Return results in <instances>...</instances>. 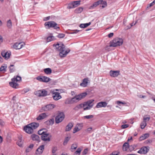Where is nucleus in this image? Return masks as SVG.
<instances>
[{"label":"nucleus","instance_id":"nucleus-28","mask_svg":"<svg viewBox=\"0 0 155 155\" xmlns=\"http://www.w3.org/2000/svg\"><path fill=\"white\" fill-rule=\"evenodd\" d=\"M16 82L15 81H12L11 82H10L9 84L11 87L14 88H16L18 87V85Z\"/></svg>","mask_w":155,"mask_h":155},{"label":"nucleus","instance_id":"nucleus-14","mask_svg":"<svg viewBox=\"0 0 155 155\" xmlns=\"http://www.w3.org/2000/svg\"><path fill=\"white\" fill-rule=\"evenodd\" d=\"M25 132L28 134H31L33 132V130L29 124L25 127L24 128Z\"/></svg>","mask_w":155,"mask_h":155},{"label":"nucleus","instance_id":"nucleus-22","mask_svg":"<svg viewBox=\"0 0 155 155\" xmlns=\"http://www.w3.org/2000/svg\"><path fill=\"white\" fill-rule=\"evenodd\" d=\"M48 116L45 113H42L39 114L38 116L37 117L36 119L37 120H41L46 118Z\"/></svg>","mask_w":155,"mask_h":155},{"label":"nucleus","instance_id":"nucleus-31","mask_svg":"<svg viewBox=\"0 0 155 155\" xmlns=\"http://www.w3.org/2000/svg\"><path fill=\"white\" fill-rule=\"evenodd\" d=\"M73 126V125L72 123L71 122L69 123L66 127V128L65 130V131H67L70 130L71 129L72 127Z\"/></svg>","mask_w":155,"mask_h":155},{"label":"nucleus","instance_id":"nucleus-15","mask_svg":"<svg viewBox=\"0 0 155 155\" xmlns=\"http://www.w3.org/2000/svg\"><path fill=\"white\" fill-rule=\"evenodd\" d=\"M55 91H58V89L51 90V93L53 94L52 97L54 99L58 100V92H55Z\"/></svg>","mask_w":155,"mask_h":155},{"label":"nucleus","instance_id":"nucleus-8","mask_svg":"<svg viewBox=\"0 0 155 155\" xmlns=\"http://www.w3.org/2000/svg\"><path fill=\"white\" fill-rule=\"evenodd\" d=\"M78 101H78V100L76 97L75 96V97H73L72 98H68L66 100L65 103V104H72L74 103L77 102Z\"/></svg>","mask_w":155,"mask_h":155},{"label":"nucleus","instance_id":"nucleus-32","mask_svg":"<svg viewBox=\"0 0 155 155\" xmlns=\"http://www.w3.org/2000/svg\"><path fill=\"white\" fill-rule=\"evenodd\" d=\"M23 142L22 141V138L21 137H18V140L17 142V144L20 147H21L22 146Z\"/></svg>","mask_w":155,"mask_h":155},{"label":"nucleus","instance_id":"nucleus-9","mask_svg":"<svg viewBox=\"0 0 155 155\" xmlns=\"http://www.w3.org/2000/svg\"><path fill=\"white\" fill-rule=\"evenodd\" d=\"M55 105L54 104H49L42 107V110L44 111H47L52 109L55 107Z\"/></svg>","mask_w":155,"mask_h":155},{"label":"nucleus","instance_id":"nucleus-19","mask_svg":"<svg viewBox=\"0 0 155 155\" xmlns=\"http://www.w3.org/2000/svg\"><path fill=\"white\" fill-rule=\"evenodd\" d=\"M32 139L34 141H36L38 142L40 141V139L39 136L36 134H33L31 135Z\"/></svg>","mask_w":155,"mask_h":155},{"label":"nucleus","instance_id":"nucleus-43","mask_svg":"<svg viewBox=\"0 0 155 155\" xmlns=\"http://www.w3.org/2000/svg\"><path fill=\"white\" fill-rule=\"evenodd\" d=\"M7 66H2L0 68V71L5 72L6 71Z\"/></svg>","mask_w":155,"mask_h":155},{"label":"nucleus","instance_id":"nucleus-29","mask_svg":"<svg viewBox=\"0 0 155 155\" xmlns=\"http://www.w3.org/2000/svg\"><path fill=\"white\" fill-rule=\"evenodd\" d=\"M100 2L101 1H100V0L95 2L92 5L89 7V8L90 9H92L96 7L97 5L100 4Z\"/></svg>","mask_w":155,"mask_h":155},{"label":"nucleus","instance_id":"nucleus-48","mask_svg":"<svg viewBox=\"0 0 155 155\" xmlns=\"http://www.w3.org/2000/svg\"><path fill=\"white\" fill-rule=\"evenodd\" d=\"M94 116L93 115H89L84 116V118L87 119L92 118Z\"/></svg>","mask_w":155,"mask_h":155},{"label":"nucleus","instance_id":"nucleus-46","mask_svg":"<svg viewBox=\"0 0 155 155\" xmlns=\"http://www.w3.org/2000/svg\"><path fill=\"white\" fill-rule=\"evenodd\" d=\"M81 149L79 148L77 150L74 152V155H79L81 152Z\"/></svg>","mask_w":155,"mask_h":155},{"label":"nucleus","instance_id":"nucleus-47","mask_svg":"<svg viewBox=\"0 0 155 155\" xmlns=\"http://www.w3.org/2000/svg\"><path fill=\"white\" fill-rule=\"evenodd\" d=\"M77 147V145L76 144H73L71 146V149L72 150L76 149Z\"/></svg>","mask_w":155,"mask_h":155},{"label":"nucleus","instance_id":"nucleus-42","mask_svg":"<svg viewBox=\"0 0 155 155\" xmlns=\"http://www.w3.org/2000/svg\"><path fill=\"white\" fill-rule=\"evenodd\" d=\"M147 125V123L145 121H143L141 122L140 124V127L142 129H144L145 126Z\"/></svg>","mask_w":155,"mask_h":155},{"label":"nucleus","instance_id":"nucleus-56","mask_svg":"<svg viewBox=\"0 0 155 155\" xmlns=\"http://www.w3.org/2000/svg\"><path fill=\"white\" fill-rule=\"evenodd\" d=\"M150 117H144L143 118V121H145V122H146V120H147L148 121H149L150 120Z\"/></svg>","mask_w":155,"mask_h":155},{"label":"nucleus","instance_id":"nucleus-50","mask_svg":"<svg viewBox=\"0 0 155 155\" xmlns=\"http://www.w3.org/2000/svg\"><path fill=\"white\" fill-rule=\"evenodd\" d=\"M65 36L64 34L63 33H59V38H63Z\"/></svg>","mask_w":155,"mask_h":155},{"label":"nucleus","instance_id":"nucleus-36","mask_svg":"<svg viewBox=\"0 0 155 155\" xmlns=\"http://www.w3.org/2000/svg\"><path fill=\"white\" fill-rule=\"evenodd\" d=\"M129 144L127 143H125L123 146V150L124 151H127L129 148Z\"/></svg>","mask_w":155,"mask_h":155},{"label":"nucleus","instance_id":"nucleus-7","mask_svg":"<svg viewBox=\"0 0 155 155\" xmlns=\"http://www.w3.org/2000/svg\"><path fill=\"white\" fill-rule=\"evenodd\" d=\"M38 80L44 82H48L50 81L51 79L48 77L45 76H38L36 78Z\"/></svg>","mask_w":155,"mask_h":155},{"label":"nucleus","instance_id":"nucleus-62","mask_svg":"<svg viewBox=\"0 0 155 155\" xmlns=\"http://www.w3.org/2000/svg\"><path fill=\"white\" fill-rule=\"evenodd\" d=\"M137 97L140 98H144L146 96H143V95L140 94L137 95Z\"/></svg>","mask_w":155,"mask_h":155},{"label":"nucleus","instance_id":"nucleus-33","mask_svg":"<svg viewBox=\"0 0 155 155\" xmlns=\"http://www.w3.org/2000/svg\"><path fill=\"white\" fill-rule=\"evenodd\" d=\"M91 24V22H89L88 23L85 24H81L79 25V27L81 28H84L87 27L88 26Z\"/></svg>","mask_w":155,"mask_h":155},{"label":"nucleus","instance_id":"nucleus-64","mask_svg":"<svg viewBox=\"0 0 155 155\" xmlns=\"http://www.w3.org/2000/svg\"><path fill=\"white\" fill-rule=\"evenodd\" d=\"M108 155H118V153H117L116 152H113L110 154Z\"/></svg>","mask_w":155,"mask_h":155},{"label":"nucleus","instance_id":"nucleus-55","mask_svg":"<svg viewBox=\"0 0 155 155\" xmlns=\"http://www.w3.org/2000/svg\"><path fill=\"white\" fill-rule=\"evenodd\" d=\"M57 150V147H53L52 148V153H55L56 151Z\"/></svg>","mask_w":155,"mask_h":155},{"label":"nucleus","instance_id":"nucleus-38","mask_svg":"<svg viewBox=\"0 0 155 155\" xmlns=\"http://www.w3.org/2000/svg\"><path fill=\"white\" fill-rule=\"evenodd\" d=\"M83 8L82 7H79L75 10V12L77 13H81L83 10Z\"/></svg>","mask_w":155,"mask_h":155},{"label":"nucleus","instance_id":"nucleus-20","mask_svg":"<svg viewBox=\"0 0 155 155\" xmlns=\"http://www.w3.org/2000/svg\"><path fill=\"white\" fill-rule=\"evenodd\" d=\"M45 146L44 145H40L37 149L36 151L37 152V154H41L43 153L44 149Z\"/></svg>","mask_w":155,"mask_h":155},{"label":"nucleus","instance_id":"nucleus-25","mask_svg":"<svg viewBox=\"0 0 155 155\" xmlns=\"http://www.w3.org/2000/svg\"><path fill=\"white\" fill-rule=\"evenodd\" d=\"M65 117L64 114L63 112H59V123L62 122Z\"/></svg>","mask_w":155,"mask_h":155},{"label":"nucleus","instance_id":"nucleus-59","mask_svg":"<svg viewBox=\"0 0 155 155\" xmlns=\"http://www.w3.org/2000/svg\"><path fill=\"white\" fill-rule=\"evenodd\" d=\"M79 31V30H75L72 31L71 34H74L78 33Z\"/></svg>","mask_w":155,"mask_h":155},{"label":"nucleus","instance_id":"nucleus-52","mask_svg":"<svg viewBox=\"0 0 155 155\" xmlns=\"http://www.w3.org/2000/svg\"><path fill=\"white\" fill-rule=\"evenodd\" d=\"M92 129V127L88 128L87 129L86 132L88 133H90L91 132Z\"/></svg>","mask_w":155,"mask_h":155},{"label":"nucleus","instance_id":"nucleus-26","mask_svg":"<svg viewBox=\"0 0 155 155\" xmlns=\"http://www.w3.org/2000/svg\"><path fill=\"white\" fill-rule=\"evenodd\" d=\"M33 130L36 129L39 126V124L38 123L33 122L29 124Z\"/></svg>","mask_w":155,"mask_h":155},{"label":"nucleus","instance_id":"nucleus-17","mask_svg":"<svg viewBox=\"0 0 155 155\" xmlns=\"http://www.w3.org/2000/svg\"><path fill=\"white\" fill-rule=\"evenodd\" d=\"M87 95V93L86 92L82 93L78 95H76L78 100V101L81 100V99L84 98Z\"/></svg>","mask_w":155,"mask_h":155},{"label":"nucleus","instance_id":"nucleus-27","mask_svg":"<svg viewBox=\"0 0 155 155\" xmlns=\"http://www.w3.org/2000/svg\"><path fill=\"white\" fill-rule=\"evenodd\" d=\"M88 79L87 78H84L82 81V82L80 84V85L82 87H85L87 86L88 83Z\"/></svg>","mask_w":155,"mask_h":155},{"label":"nucleus","instance_id":"nucleus-58","mask_svg":"<svg viewBox=\"0 0 155 155\" xmlns=\"http://www.w3.org/2000/svg\"><path fill=\"white\" fill-rule=\"evenodd\" d=\"M88 151V150L87 149H85L83 151L82 153L83 155H85L87 153Z\"/></svg>","mask_w":155,"mask_h":155},{"label":"nucleus","instance_id":"nucleus-57","mask_svg":"<svg viewBox=\"0 0 155 155\" xmlns=\"http://www.w3.org/2000/svg\"><path fill=\"white\" fill-rule=\"evenodd\" d=\"M87 106L84 108V110H90L91 108V107Z\"/></svg>","mask_w":155,"mask_h":155},{"label":"nucleus","instance_id":"nucleus-53","mask_svg":"<svg viewBox=\"0 0 155 155\" xmlns=\"http://www.w3.org/2000/svg\"><path fill=\"white\" fill-rule=\"evenodd\" d=\"M129 125L127 124H123L121 126V127L122 129L126 128L128 127Z\"/></svg>","mask_w":155,"mask_h":155},{"label":"nucleus","instance_id":"nucleus-6","mask_svg":"<svg viewBox=\"0 0 155 155\" xmlns=\"http://www.w3.org/2000/svg\"><path fill=\"white\" fill-rule=\"evenodd\" d=\"M150 147L149 146H143L138 151L137 153L140 154H146L149 150Z\"/></svg>","mask_w":155,"mask_h":155},{"label":"nucleus","instance_id":"nucleus-39","mask_svg":"<svg viewBox=\"0 0 155 155\" xmlns=\"http://www.w3.org/2000/svg\"><path fill=\"white\" fill-rule=\"evenodd\" d=\"M54 39V37L53 36H50L47 38V42H49L53 40Z\"/></svg>","mask_w":155,"mask_h":155},{"label":"nucleus","instance_id":"nucleus-61","mask_svg":"<svg viewBox=\"0 0 155 155\" xmlns=\"http://www.w3.org/2000/svg\"><path fill=\"white\" fill-rule=\"evenodd\" d=\"M55 121L56 124H58V115H57L55 117Z\"/></svg>","mask_w":155,"mask_h":155},{"label":"nucleus","instance_id":"nucleus-16","mask_svg":"<svg viewBox=\"0 0 155 155\" xmlns=\"http://www.w3.org/2000/svg\"><path fill=\"white\" fill-rule=\"evenodd\" d=\"M23 45V44L22 42H17L13 45V47L16 49H19L22 47Z\"/></svg>","mask_w":155,"mask_h":155},{"label":"nucleus","instance_id":"nucleus-11","mask_svg":"<svg viewBox=\"0 0 155 155\" xmlns=\"http://www.w3.org/2000/svg\"><path fill=\"white\" fill-rule=\"evenodd\" d=\"M120 71H110L109 73L110 76L113 77H117L120 75Z\"/></svg>","mask_w":155,"mask_h":155},{"label":"nucleus","instance_id":"nucleus-13","mask_svg":"<svg viewBox=\"0 0 155 155\" xmlns=\"http://www.w3.org/2000/svg\"><path fill=\"white\" fill-rule=\"evenodd\" d=\"M11 52L3 51L1 53L2 56L6 60L8 59L11 55Z\"/></svg>","mask_w":155,"mask_h":155},{"label":"nucleus","instance_id":"nucleus-4","mask_svg":"<svg viewBox=\"0 0 155 155\" xmlns=\"http://www.w3.org/2000/svg\"><path fill=\"white\" fill-rule=\"evenodd\" d=\"M35 94L38 97H45L49 94L45 89H41L35 92Z\"/></svg>","mask_w":155,"mask_h":155},{"label":"nucleus","instance_id":"nucleus-54","mask_svg":"<svg viewBox=\"0 0 155 155\" xmlns=\"http://www.w3.org/2000/svg\"><path fill=\"white\" fill-rule=\"evenodd\" d=\"M152 140L150 139L147 140L145 141V143L146 144H148L149 143H152Z\"/></svg>","mask_w":155,"mask_h":155},{"label":"nucleus","instance_id":"nucleus-49","mask_svg":"<svg viewBox=\"0 0 155 155\" xmlns=\"http://www.w3.org/2000/svg\"><path fill=\"white\" fill-rule=\"evenodd\" d=\"M43 130L42 129H41L39 130L38 131V134L40 135H43L45 133L43 132L42 131Z\"/></svg>","mask_w":155,"mask_h":155},{"label":"nucleus","instance_id":"nucleus-3","mask_svg":"<svg viewBox=\"0 0 155 155\" xmlns=\"http://www.w3.org/2000/svg\"><path fill=\"white\" fill-rule=\"evenodd\" d=\"M57 24L54 21H47L45 23V25L46 28H57Z\"/></svg>","mask_w":155,"mask_h":155},{"label":"nucleus","instance_id":"nucleus-35","mask_svg":"<svg viewBox=\"0 0 155 155\" xmlns=\"http://www.w3.org/2000/svg\"><path fill=\"white\" fill-rule=\"evenodd\" d=\"M44 71L47 74H50L52 72V70L50 68H45L44 69Z\"/></svg>","mask_w":155,"mask_h":155},{"label":"nucleus","instance_id":"nucleus-2","mask_svg":"<svg viewBox=\"0 0 155 155\" xmlns=\"http://www.w3.org/2000/svg\"><path fill=\"white\" fill-rule=\"evenodd\" d=\"M123 42L122 39L120 38H116L110 41L109 46H107L105 48V50L109 48L110 47H115L121 45Z\"/></svg>","mask_w":155,"mask_h":155},{"label":"nucleus","instance_id":"nucleus-21","mask_svg":"<svg viewBox=\"0 0 155 155\" xmlns=\"http://www.w3.org/2000/svg\"><path fill=\"white\" fill-rule=\"evenodd\" d=\"M94 101V100H91L84 102V107L86 106H88L90 107H91L92 108L94 105V103H93Z\"/></svg>","mask_w":155,"mask_h":155},{"label":"nucleus","instance_id":"nucleus-40","mask_svg":"<svg viewBox=\"0 0 155 155\" xmlns=\"http://www.w3.org/2000/svg\"><path fill=\"white\" fill-rule=\"evenodd\" d=\"M10 72H13L15 70L14 67V65L13 64L10 65L9 67Z\"/></svg>","mask_w":155,"mask_h":155},{"label":"nucleus","instance_id":"nucleus-60","mask_svg":"<svg viewBox=\"0 0 155 155\" xmlns=\"http://www.w3.org/2000/svg\"><path fill=\"white\" fill-rule=\"evenodd\" d=\"M0 125L1 126H3L5 125L4 122L1 119H0Z\"/></svg>","mask_w":155,"mask_h":155},{"label":"nucleus","instance_id":"nucleus-12","mask_svg":"<svg viewBox=\"0 0 155 155\" xmlns=\"http://www.w3.org/2000/svg\"><path fill=\"white\" fill-rule=\"evenodd\" d=\"M107 103L106 102L101 101L97 104L96 107L97 108L105 107L107 106Z\"/></svg>","mask_w":155,"mask_h":155},{"label":"nucleus","instance_id":"nucleus-24","mask_svg":"<svg viewBox=\"0 0 155 155\" xmlns=\"http://www.w3.org/2000/svg\"><path fill=\"white\" fill-rule=\"evenodd\" d=\"M54 119L52 118L45 121V124L48 126L52 125L54 124Z\"/></svg>","mask_w":155,"mask_h":155},{"label":"nucleus","instance_id":"nucleus-1","mask_svg":"<svg viewBox=\"0 0 155 155\" xmlns=\"http://www.w3.org/2000/svg\"><path fill=\"white\" fill-rule=\"evenodd\" d=\"M59 54L61 58L65 57L70 50L69 48H66L65 45L62 42H59Z\"/></svg>","mask_w":155,"mask_h":155},{"label":"nucleus","instance_id":"nucleus-10","mask_svg":"<svg viewBox=\"0 0 155 155\" xmlns=\"http://www.w3.org/2000/svg\"><path fill=\"white\" fill-rule=\"evenodd\" d=\"M83 127L82 123L78 124L75 126L73 130V133H75L80 130Z\"/></svg>","mask_w":155,"mask_h":155},{"label":"nucleus","instance_id":"nucleus-5","mask_svg":"<svg viewBox=\"0 0 155 155\" xmlns=\"http://www.w3.org/2000/svg\"><path fill=\"white\" fill-rule=\"evenodd\" d=\"M80 4V1L72 2L68 5L67 8L68 9L74 8L77 7L78 5H79Z\"/></svg>","mask_w":155,"mask_h":155},{"label":"nucleus","instance_id":"nucleus-41","mask_svg":"<svg viewBox=\"0 0 155 155\" xmlns=\"http://www.w3.org/2000/svg\"><path fill=\"white\" fill-rule=\"evenodd\" d=\"M70 137H65V139H64V141L63 142V145H65L67 144V143L69 141V140H70Z\"/></svg>","mask_w":155,"mask_h":155},{"label":"nucleus","instance_id":"nucleus-63","mask_svg":"<svg viewBox=\"0 0 155 155\" xmlns=\"http://www.w3.org/2000/svg\"><path fill=\"white\" fill-rule=\"evenodd\" d=\"M114 35L113 33H110L108 35V37L109 38H111Z\"/></svg>","mask_w":155,"mask_h":155},{"label":"nucleus","instance_id":"nucleus-45","mask_svg":"<svg viewBox=\"0 0 155 155\" xmlns=\"http://www.w3.org/2000/svg\"><path fill=\"white\" fill-rule=\"evenodd\" d=\"M155 4V0H154L151 3L148 4V6L146 8V9L148 10L149 8H150L151 6H153Z\"/></svg>","mask_w":155,"mask_h":155},{"label":"nucleus","instance_id":"nucleus-44","mask_svg":"<svg viewBox=\"0 0 155 155\" xmlns=\"http://www.w3.org/2000/svg\"><path fill=\"white\" fill-rule=\"evenodd\" d=\"M7 26L9 28H11L12 26V22L11 20L9 19L7 22Z\"/></svg>","mask_w":155,"mask_h":155},{"label":"nucleus","instance_id":"nucleus-51","mask_svg":"<svg viewBox=\"0 0 155 155\" xmlns=\"http://www.w3.org/2000/svg\"><path fill=\"white\" fill-rule=\"evenodd\" d=\"M117 104L118 105H119L120 104H126V103L125 102H123L122 101H117L116 102Z\"/></svg>","mask_w":155,"mask_h":155},{"label":"nucleus","instance_id":"nucleus-23","mask_svg":"<svg viewBox=\"0 0 155 155\" xmlns=\"http://www.w3.org/2000/svg\"><path fill=\"white\" fill-rule=\"evenodd\" d=\"M150 136V134L149 133H145L142 135L139 138V141H141L148 138Z\"/></svg>","mask_w":155,"mask_h":155},{"label":"nucleus","instance_id":"nucleus-37","mask_svg":"<svg viewBox=\"0 0 155 155\" xmlns=\"http://www.w3.org/2000/svg\"><path fill=\"white\" fill-rule=\"evenodd\" d=\"M100 1H101L100 4L102 5L101 6L102 8H104L107 6V3L106 1L102 0H100Z\"/></svg>","mask_w":155,"mask_h":155},{"label":"nucleus","instance_id":"nucleus-18","mask_svg":"<svg viewBox=\"0 0 155 155\" xmlns=\"http://www.w3.org/2000/svg\"><path fill=\"white\" fill-rule=\"evenodd\" d=\"M48 134L45 133L41 136V139L45 141H50V138L48 137Z\"/></svg>","mask_w":155,"mask_h":155},{"label":"nucleus","instance_id":"nucleus-34","mask_svg":"<svg viewBox=\"0 0 155 155\" xmlns=\"http://www.w3.org/2000/svg\"><path fill=\"white\" fill-rule=\"evenodd\" d=\"M21 77L18 76H17L16 78L14 77V78H12V81H15L16 82L17 81H19L21 80Z\"/></svg>","mask_w":155,"mask_h":155},{"label":"nucleus","instance_id":"nucleus-30","mask_svg":"<svg viewBox=\"0 0 155 155\" xmlns=\"http://www.w3.org/2000/svg\"><path fill=\"white\" fill-rule=\"evenodd\" d=\"M84 107V103L83 104H81L75 107L74 108V110H78L81 109V108Z\"/></svg>","mask_w":155,"mask_h":155}]
</instances>
